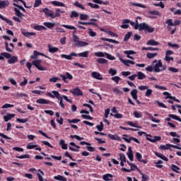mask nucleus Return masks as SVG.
I'll return each instance as SVG.
<instances>
[{
    "mask_svg": "<svg viewBox=\"0 0 181 181\" xmlns=\"http://www.w3.org/2000/svg\"><path fill=\"white\" fill-rule=\"evenodd\" d=\"M108 138L112 139V141H121V137H119L117 134H107Z\"/></svg>",
    "mask_w": 181,
    "mask_h": 181,
    "instance_id": "bb28decb",
    "label": "nucleus"
},
{
    "mask_svg": "<svg viewBox=\"0 0 181 181\" xmlns=\"http://www.w3.org/2000/svg\"><path fill=\"white\" fill-rule=\"evenodd\" d=\"M148 14L149 15L148 18H156V16H161L160 13H159L158 11H150L148 12Z\"/></svg>",
    "mask_w": 181,
    "mask_h": 181,
    "instance_id": "a211bd4d",
    "label": "nucleus"
},
{
    "mask_svg": "<svg viewBox=\"0 0 181 181\" xmlns=\"http://www.w3.org/2000/svg\"><path fill=\"white\" fill-rule=\"evenodd\" d=\"M163 95H165V100L170 98V100H175V96H172L168 92H163Z\"/></svg>",
    "mask_w": 181,
    "mask_h": 181,
    "instance_id": "5fc2aeb1",
    "label": "nucleus"
},
{
    "mask_svg": "<svg viewBox=\"0 0 181 181\" xmlns=\"http://www.w3.org/2000/svg\"><path fill=\"white\" fill-rule=\"evenodd\" d=\"M59 145L62 149H64V151L67 150V144H66V141H64V139H61L59 141Z\"/></svg>",
    "mask_w": 181,
    "mask_h": 181,
    "instance_id": "473e14b6",
    "label": "nucleus"
},
{
    "mask_svg": "<svg viewBox=\"0 0 181 181\" xmlns=\"http://www.w3.org/2000/svg\"><path fill=\"white\" fill-rule=\"evenodd\" d=\"M123 139L125 141V142H127V144H131V141H134V142H136V144H141L139 140L135 137H129V139L127 137H123Z\"/></svg>",
    "mask_w": 181,
    "mask_h": 181,
    "instance_id": "6ab92c4d",
    "label": "nucleus"
},
{
    "mask_svg": "<svg viewBox=\"0 0 181 181\" xmlns=\"http://www.w3.org/2000/svg\"><path fill=\"white\" fill-rule=\"evenodd\" d=\"M175 59L173 58V57H170V56H168V55H165V58H164V60L165 62H167V63H170V62H173Z\"/></svg>",
    "mask_w": 181,
    "mask_h": 181,
    "instance_id": "052dcab7",
    "label": "nucleus"
},
{
    "mask_svg": "<svg viewBox=\"0 0 181 181\" xmlns=\"http://www.w3.org/2000/svg\"><path fill=\"white\" fill-rule=\"evenodd\" d=\"M14 11L16 12V16H18V18H23L24 15L19 11V9L14 8Z\"/></svg>",
    "mask_w": 181,
    "mask_h": 181,
    "instance_id": "4d7b16f0",
    "label": "nucleus"
},
{
    "mask_svg": "<svg viewBox=\"0 0 181 181\" xmlns=\"http://www.w3.org/2000/svg\"><path fill=\"white\" fill-rule=\"evenodd\" d=\"M152 65L154 66V72L160 73V71H165L166 70V66L162 63V60L155 59L152 62Z\"/></svg>",
    "mask_w": 181,
    "mask_h": 181,
    "instance_id": "7ed1b4c3",
    "label": "nucleus"
},
{
    "mask_svg": "<svg viewBox=\"0 0 181 181\" xmlns=\"http://www.w3.org/2000/svg\"><path fill=\"white\" fill-rule=\"evenodd\" d=\"M170 148H174L175 149H179L181 151V147H179L177 146L172 145V144H165V145H161L159 147V149H161L162 151H167L168 149H170Z\"/></svg>",
    "mask_w": 181,
    "mask_h": 181,
    "instance_id": "0eeeda50",
    "label": "nucleus"
},
{
    "mask_svg": "<svg viewBox=\"0 0 181 181\" xmlns=\"http://www.w3.org/2000/svg\"><path fill=\"white\" fill-rule=\"evenodd\" d=\"M54 180H59V181H67V178L64 177L62 175H58L54 177Z\"/></svg>",
    "mask_w": 181,
    "mask_h": 181,
    "instance_id": "79ce46f5",
    "label": "nucleus"
},
{
    "mask_svg": "<svg viewBox=\"0 0 181 181\" xmlns=\"http://www.w3.org/2000/svg\"><path fill=\"white\" fill-rule=\"evenodd\" d=\"M129 152L127 153V156L129 160L132 162V160H134V154L132 153V150H131V147L129 148Z\"/></svg>",
    "mask_w": 181,
    "mask_h": 181,
    "instance_id": "6e6d98bb",
    "label": "nucleus"
},
{
    "mask_svg": "<svg viewBox=\"0 0 181 181\" xmlns=\"http://www.w3.org/2000/svg\"><path fill=\"white\" fill-rule=\"evenodd\" d=\"M22 35H23V36H25V37H30V36H36V33L22 31Z\"/></svg>",
    "mask_w": 181,
    "mask_h": 181,
    "instance_id": "4c0bfd02",
    "label": "nucleus"
},
{
    "mask_svg": "<svg viewBox=\"0 0 181 181\" xmlns=\"http://www.w3.org/2000/svg\"><path fill=\"white\" fill-rule=\"evenodd\" d=\"M96 62L99 63V64H107L108 61L104 58H98Z\"/></svg>",
    "mask_w": 181,
    "mask_h": 181,
    "instance_id": "de8ad7c7",
    "label": "nucleus"
},
{
    "mask_svg": "<svg viewBox=\"0 0 181 181\" xmlns=\"http://www.w3.org/2000/svg\"><path fill=\"white\" fill-rule=\"evenodd\" d=\"M112 177H114V176L110 173H107V174L103 175V179L105 181L112 180Z\"/></svg>",
    "mask_w": 181,
    "mask_h": 181,
    "instance_id": "c756f323",
    "label": "nucleus"
},
{
    "mask_svg": "<svg viewBox=\"0 0 181 181\" xmlns=\"http://www.w3.org/2000/svg\"><path fill=\"white\" fill-rule=\"evenodd\" d=\"M147 141H149V142H158V141H160L161 138L159 136H152L150 134H146Z\"/></svg>",
    "mask_w": 181,
    "mask_h": 181,
    "instance_id": "6e6552de",
    "label": "nucleus"
},
{
    "mask_svg": "<svg viewBox=\"0 0 181 181\" xmlns=\"http://www.w3.org/2000/svg\"><path fill=\"white\" fill-rule=\"evenodd\" d=\"M44 25L48 28V29H53V28H54V23H44Z\"/></svg>",
    "mask_w": 181,
    "mask_h": 181,
    "instance_id": "13d9d810",
    "label": "nucleus"
},
{
    "mask_svg": "<svg viewBox=\"0 0 181 181\" xmlns=\"http://www.w3.org/2000/svg\"><path fill=\"white\" fill-rule=\"evenodd\" d=\"M62 10L60 8H57L55 11V13L54 11H53L52 19H54V18H60V16H62V15L60 14Z\"/></svg>",
    "mask_w": 181,
    "mask_h": 181,
    "instance_id": "2f4dec72",
    "label": "nucleus"
},
{
    "mask_svg": "<svg viewBox=\"0 0 181 181\" xmlns=\"http://www.w3.org/2000/svg\"><path fill=\"white\" fill-rule=\"evenodd\" d=\"M100 40H103V42H110V43H116V45H118V43H119V42H118L115 40L108 39V38H105V37H101Z\"/></svg>",
    "mask_w": 181,
    "mask_h": 181,
    "instance_id": "e433bc0d",
    "label": "nucleus"
},
{
    "mask_svg": "<svg viewBox=\"0 0 181 181\" xmlns=\"http://www.w3.org/2000/svg\"><path fill=\"white\" fill-rule=\"evenodd\" d=\"M124 54H127V57L128 59H131L132 60H134V57H132L131 54H136V52L133 50L124 51Z\"/></svg>",
    "mask_w": 181,
    "mask_h": 181,
    "instance_id": "a878e982",
    "label": "nucleus"
},
{
    "mask_svg": "<svg viewBox=\"0 0 181 181\" xmlns=\"http://www.w3.org/2000/svg\"><path fill=\"white\" fill-rule=\"evenodd\" d=\"M33 66H35L36 69L40 70V71H46V68L42 66V59H35L33 62Z\"/></svg>",
    "mask_w": 181,
    "mask_h": 181,
    "instance_id": "423d86ee",
    "label": "nucleus"
},
{
    "mask_svg": "<svg viewBox=\"0 0 181 181\" xmlns=\"http://www.w3.org/2000/svg\"><path fill=\"white\" fill-rule=\"evenodd\" d=\"M170 169L173 170V172H176V173H179V170H180V168L175 164L171 165Z\"/></svg>",
    "mask_w": 181,
    "mask_h": 181,
    "instance_id": "864d4df0",
    "label": "nucleus"
},
{
    "mask_svg": "<svg viewBox=\"0 0 181 181\" xmlns=\"http://www.w3.org/2000/svg\"><path fill=\"white\" fill-rule=\"evenodd\" d=\"M60 77L62 78L63 81L64 83H67V79L68 80H71L73 78V75H71L70 73L69 72H66L65 73V76L64 75H60Z\"/></svg>",
    "mask_w": 181,
    "mask_h": 181,
    "instance_id": "ddd939ff",
    "label": "nucleus"
},
{
    "mask_svg": "<svg viewBox=\"0 0 181 181\" xmlns=\"http://www.w3.org/2000/svg\"><path fill=\"white\" fill-rule=\"evenodd\" d=\"M0 19H1V21H4V22L7 23L8 25H9L10 26H13V22H12V21L4 17V16H2L1 14H0Z\"/></svg>",
    "mask_w": 181,
    "mask_h": 181,
    "instance_id": "c85d7f7f",
    "label": "nucleus"
},
{
    "mask_svg": "<svg viewBox=\"0 0 181 181\" xmlns=\"http://www.w3.org/2000/svg\"><path fill=\"white\" fill-rule=\"evenodd\" d=\"M18 58L16 56H13L11 54V57L8 59V64H15V63H18Z\"/></svg>",
    "mask_w": 181,
    "mask_h": 181,
    "instance_id": "aec40b11",
    "label": "nucleus"
},
{
    "mask_svg": "<svg viewBox=\"0 0 181 181\" xmlns=\"http://www.w3.org/2000/svg\"><path fill=\"white\" fill-rule=\"evenodd\" d=\"M4 45H5V49L6 52H8L9 53H12L13 52L15 49V45L13 43H10L9 45L8 42H5Z\"/></svg>",
    "mask_w": 181,
    "mask_h": 181,
    "instance_id": "9b49d317",
    "label": "nucleus"
},
{
    "mask_svg": "<svg viewBox=\"0 0 181 181\" xmlns=\"http://www.w3.org/2000/svg\"><path fill=\"white\" fill-rule=\"evenodd\" d=\"M42 12H44L46 18H51L53 19V11L49 9L48 8H45L42 9Z\"/></svg>",
    "mask_w": 181,
    "mask_h": 181,
    "instance_id": "f8f14e48",
    "label": "nucleus"
},
{
    "mask_svg": "<svg viewBox=\"0 0 181 181\" xmlns=\"http://www.w3.org/2000/svg\"><path fill=\"white\" fill-rule=\"evenodd\" d=\"M52 5H54V6H65L63 2L57 1H51Z\"/></svg>",
    "mask_w": 181,
    "mask_h": 181,
    "instance_id": "37998d69",
    "label": "nucleus"
},
{
    "mask_svg": "<svg viewBox=\"0 0 181 181\" xmlns=\"http://www.w3.org/2000/svg\"><path fill=\"white\" fill-rule=\"evenodd\" d=\"M33 29H35V30H46V27L43 26V25H35L33 27Z\"/></svg>",
    "mask_w": 181,
    "mask_h": 181,
    "instance_id": "603ef678",
    "label": "nucleus"
},
{
    "mask_svg": "<svg viewBox=\"0 0 181 181\" xmlns=\"http://www.w3.org/2000/svg\"><path fill=\"white\" fill-rule=\"evenodd\" d=\"M156 56H158L157 52H155V53L148 52L146 54L147 59H153L154 57H156Z\"/></svg>",
    "mask_w": 181,
    "mask_h": 181,
    "instance_id": "3c124183",
    "label": "nucleus"
},
{
    "mask_svg": "<svg viewBox=\"0 0 181 181\" xmlns=\"http://www.w3.org/2000/svg\"><path fill=\"white\" fill-rule=\"evenodd\" d=\"M79 18L81 21H87V19H88V15L81 13L80 14Z\"/></svg>",
    "mask_w": 181,
    "mask_h": 181,
    "instance_id": "69168bd1",
    "label": "nucleus"
},
{
    "mask_svg": "<svg viewBox=\"0 0 181 181\" xmlns=\"http://www.w3.org/2000/svg\"><path fill=\"white\" fill-rule=\"evenodd\" d=\"M73 5H74V6H76V8H78L79 9H81L82 11H86V7L78 1H75L73 4Z\"/></svg>",
    "mask_w": 181,
    "mask_h": 181,
    "instance_id": "7c9ffc66",
    "label": "nucleus"
},
{
    "mask_svg": "<svg viewBox=\"0 0 181 181\" xmlns=\"http://www.w3.org/2000/svg\"><path fill=\"white\" fill-rule=\"evenodd\" d=\"M131 95L134 100H138V90L136 89H133L131 91Z\"/></svg>",
    "mask_w": 181,
    "mask_h": 181,
    "instance_id": "f704fd0d",
    "label": "nucleus"
},
{
    "mask_svg": "<svg viewBox=\"0 0 181 181\" xmlns=\"http://www.w3.org/2000/svg\"><path fill=\"white\" fill-rule=\"evenodd\" d=\"M95 4H99L100 5H108V1H103V0H93Z\"/></svg>",
    "mask_w": 181,
    "mask_h": 181,
    "instance_id": "09e8293b",
    "label": "nucleus"
},
{
    "mask_svg": "<svg viewBox=\"0 0 181 181\" xmlns=\"http://www.w3.org/2000/svg\"><path fill=\"white\" fill-rule=\"evenodd\" d=\"M119 59L120 62H122V63H123V64H124V66H127V67H129V66H131L130 64H132V65L135 64V62L134 61H131L129 59L125 60L122 59L121 57H119Z\"/></svg>",
    "mask_w": 181,
    "mask_h": 181,
    "instance_id": "4468645a",
    "label": "nucleus"
},
{
    "mask_svg": "<svg viewBox=\"0 0 181 181\" xmlns=\"http://www.w3.org/2000/svg\"><path fill=\"white\" fill-rule=\"evenodd\" d=\"M76 46L77 47H84L86 46H88V42H83V41H79L78 44H76Z\"/></svg>",
    "mask_w": 181,
    "mask_h": 181,
    "instance_id": "a18cd8bd",
    "label": "nucleus"
},
{
    "mask_svg": "<svg viewBox=\"0 0 181 181\" xmlns=\"http://www.w3.org/2000/svg\"><path fill=\"white\" fill-rule=\"evenodd\" d=\"M136 158L139 162H141V163H148V160L142 159V154L140 153H136Z\"/></svg>",
    "mask_w": 181,
    "mask_h": 181,
    "instance_id": "412c9836",
    "label": "nucleus"
},
{
    "mask_svg": "<svg viewBox=\"0 0 181 181\" xmlns=\"http://www.w3.org/2000/svg\"><path fill=\"white\" fill-rule=\"evenodd\" d=\"M141 175V181H147L149 180V177L142 173H140Z\"/></svg>",
    "mask_w": 181,
    "mask_h": 181,
    "instance_id": "774afa93",
    "label": "nucleus"
},
{
    "mask_svg": "<svg viewBox=\"0 0 181 181\" xmlns=\"http://www.w3.org/2000/svg\"><path fill=\"white\" fill-rule=\"evenodd\" d=\"M148 46H158L159 42H156L155 40H150L146 42Z\"/></svg>",
    "mask_w": 181,
    "mask_h": 181,
    "instance_id": "c9c22d12",
    "label": "nucleus"
},
{
    "mask_svg": "<svg viewBox=\"0 0 181 181\" xmlns=\"http://www.w3.org/2000/svg\"><path fill=\"white\" fill-rule=\"evenodd\" d=\"M27 149H35V151H42V148H40L37 144H33V142L28 143L26 146Z\"/></svg>",
    "mask_w": 181,
    "mask_h": 181,
    "instance_id": "9d476101",
    "label": "nucleus"
},
{
    "mask_svg": "<svg viewBox=\"0 0 181 181\" xmlns=\"http://www.w3.org/2000/svg\"><path fill=\"white\" fill-rule=\"evenodd\" d=\"M136 75L138 77V80H144L146 78V75H145V74H144L143 72L139 71Z\"/></svg>",
    "mask_w": 181,
    "mask_h": 181,
    "instance_id": "58836bf2",
    "label": "nucleus"
},
{
    "mask_svg": "<svg viewBox=\"0 0 181 181\" xmlns=\"http://www.w3.org/2000/svg\"><path fill=\"white\" fill-rule=\"evenodd\" d=\"M133 115L135 117V118H142V112L134 111L133 112Z\"/></svg>",
    "mask_w": 181,
    "mask_h": 181,
    "instance_id": "bf43d9fd",
    "label": "nucleus"
},
{
    "mask_svg": "<svg viewBox=\"0 0 181 181\" xmlns=\"http://www.w3.org/2000/svg\"><path fill=\"white\" fill-rule=\"evenodd\" d=\"M131 22L130 20L124 19L122 21V25H121L122 29H128L129 28V23Z\"/></svg>",
    "mask_w": 181,
    "mask_h": 181,
    "instance_id": "5701e85b",
    "label": "nucleus"
},
{
    "mask_svg": "<svg viewBox=\"0 0 181 181\" xmlns=\"http://www.w3.org/2000/svg\"><path fill=\"white\" fill-rule=\"evenodd\" d=\"M130 5H132L133 6H138L139 8H143L144 9L146 8V6L139 4V3H130Z\"/></svg>",
    "mask_w": 181,
    "mask_h": 181,
    "instance_id": "8fccbe9b",
    "label": "nucleus"
},
{
    "mask_svg": "<svg viewBox=\"0 0 181 181\" xmlns=\"http://www.w3.org/2000/svg\"><path fill=\"white\" fill-rule=\"evenodd\" d=\"M108 73L111 76H115V74H117V69H115L114 68H110L108 71Z\"/></svg>",
    "mask_w": 181,
    "mask_h": 181,
    "instance_id": "0e129e2a",
    "label": "nucleus"
},
{
    "mask_svg": "<svg viewBox=\"0 0 181 181\" xmlns=\"http://www.w3.org/2000/svg\"><path fill=\"white\" fill-rule=\"evenodd\" d=\"M38 56H44V57H47V59H50V57L45 55L44 54H42L37 51H34L33 52V55L30 57V59H33V60H36L37 59Z\"/></svg>",
    "mask_w": 181,
    "mask_h": 181,
    "instance_id": "2eb2a0df",
    "label": "nucleus"
},
{
    "mask_svg": "<svg viewBox=\"0 0 181 181\" xmlns=\"http://www.w3.org/2000/svg\"><path fill=\"white\" fill-rule=\"evenodd\" d=\"M110 115L111 117H114L117 119H121L124 116L122 115V114H119V113H116V114H114V113H110Z\"/></svg>",
    "mask_w": 181,
    "mask_h": 181,
    "instance_id": "e2e57ef3",
    "label": "nucleus"
},
{
    "mask_svg": "<svg viewBox=\"0 0 181 181\" xmlns=\"http://www.w3.org/2000/svg\"><path fill=\"white\" fill-rule=\"evenodd\" d=\"M127 163L129 165V166H131V168L130 169H127L125 168H122V170L123 172L129 173V172H132V170H135L136 169V165H134V164L129 163V161H127Z\"/></svg>",
    "mask_w": 181,
    "mask_h": 181,
    "instance_id": "dca6fc26",
    "label": "nucleus"
},
{
    "mask_svg": "<svg viewBox=\"0 0 181 181\" xmlns=\"http://www.w3.org/2000/svg\"><path fill=\"white\" fill-rule=\"evenodd\" d=\"M126 124L127 125H129V127H133L134 128H139V127H138V124L134 123V122H132L131 121L127 122Z\"/></svg>",
    "mask_w": 181,
    "mask_h": 181,
    "instance_id": "680f3d73",
    "label": "nucleus"
},
{
    "mask_svg": "<svg viewBox=\"0 0 181 181\" xmlns=\"http://www.w3.org/2000/svg\"><path fill=\"white\" fill-rule=\"evenodd\" d=\"M69 92L71 93L73 95H76V97H79L80 95L83 96V91H81V90L78 87L70 90Z\"/></svg>",
    "mask_w": 181,
    "mask_h": 181,
    "instance_id": "1a4fd4ad",
    "label": "nucleus"
},
{
    "mask_svg": "<svg viewBox=\"0 0 181 181\" xmlns=\"http://www.w3.org/2000/svg\"><path fill=\"white\" fill-rule=\"evenodd\" d=\"M78 13L76 11H73L71 13L70 18H78Z\"/></svg>",
    "mask_w": 181,
    "mask_h": 181,
    "instance_id": "338daca9",
    "label": "nucleus"
},
{
    "mask_svg": "<svg viewBox=\"0 0 181 181\" xmlns=\"http://www.w3.org/2000/svg\"><path fill=\"white\" fill-rule=\"evenodd\" d=\"M38 171L40 172V173H38L37 174L38 180L39 181H45V180L43 179V176H45V173H43V171H42V170H40V169H39Z\"/></svg>",
    "mask_w": 181,
    "mask_h": 181,
    "instance_id": "72a5a7b5",
    "label": "nucleus"
},
{
    "mask_svg": "<svg viewBox=\"0 0 181 181\" xmlns=\"http://www.w3.org/2000/svg\"><path fill=\"white\" fill-rule=\"evenodd\" d=\"M90 52L88 51H85L83 52H81L79 54H77L76 52H72L69 55H66L64 54H61V57L62 59H66V60H72L73 57H88Z\"/></svg>",
    "mask_w": 181,
    "mask_h": 181,
    "instance_id": "f257e3e1",
    "label": "nucleus"
},
{
    "mask_svg": "<svg viewBox=\"0 0 181 181\" xmlns=\"http://www.w3.org/2000/svg\"><path fill=\"white\" fill-rule=\"evenodd\" d=\"M37 104H52V101L47 99L39 98L36 100Z\"/></svg>",
    "mask_w": 181,
    "mask_h": 181,
    "instance_id": "b1692460",
    "label": "nucleus"
},
{
    "mask_svg": "<svg viewBox=\"0 0 181 181\" xmlns=\"http://www.w3.org/2000/svg\"><path fill=\"white\" fill-rule=\"evenodd\" d=\"M4 59H11V54L8 52H1L0 54V60H4Z\"/></svg>",
    "mask_w": 181,
    "mask_h": 181,
    "instance_id": "cd10ccee",
    "label": "nucleus"
},
{
    "mask_svg": "<svg viewBox=\"0 0 181 181\" xmlns=\"http://www.w3.org/2000/svg\"><path fill=\"white\" fill-rule=\"evenodd\" d=\"M47 47L49 53H56L59 52V47H53L50 44L47 45Z\"/></svg>",
    "mask_w": 181,
    "mask_h": 181,
    "instance_id": "393cba45",
    "label": "nucleus"
},
{
    "mask_svg": "<svg viewBox=\"0 0 181 181\" xmlns=\"http://www.w3.org/2000/svg\"><path fill=\"white\" fill-rule=\"evenodd\" d=\"M155 155L156 156H158V158H160V159H162L163 160H165V162H168V160H169V159H168L167 157L165 156V155H163L160 153H156Z\"/></svg>",
    "mask_w": 181,
    "mask_h": 181,
    "instance_id": "ea45409f",
    "label": "nucleus"
},
{
    "mask_svg": "<svg viewBox=\"0 0 181 181\" xmlns=\"http://www.w3.org/2000/svg\"><path fill=\"white\" fill-rule=\"evenodd\" d=\"M168 117L170 118H172V119H175V121H179L180 122H181V119L180 117H179L177 115H173V114H170L168 115Z\"/></svg>",
    "mask_w": 181,
    "mask_h": 181,
    "instance_id": "49530a36",
    "label": "nucleus"
},
{
    "mask_svg": "<svg viewBox=\"0 0 181 181\" xmlns=\"http://www.w3.org/2000/svg\"><path fill=\"white\" fill-rule=\"evenodd\" d=\"M63 28H65L66 29H70L71 30H75L74 32V35H73V37H74V42H75V45H78V42H80V40H78V36L74 35V33H76V30H77L76 28V27L73 26V25H62Z\"/></svg>",
    "mask_w": 181,
    "mask_h": 181,
    "instance_id": "39448f33",
    "label": "nucleus"
},
{
    "mask_svg": "<svg viewBox=\"0 0 181 181\" xmlns=\"http://www.w3.org/2000/svg\"><path fill=\"white\" fill-rule=\"evenodd\" d=\"M78 25H93V26H98L97 23H88V22H83V21H78Z\"/></svg>",
    "mask_w": 181,
    "mask_h": 181,
    "instance_id": "c03bdc74",
    "label": "nucleus"
},
{
    "mask_svg": "<svg viewBox=\"0 0 181 181\" xmlns=\"http://www.w3.org/2000/svg\"><path fill=\"white\" fill-rule=\"evenodd\" d=\"M139 30H144V32H147L148 33H153V32H155V28L148 25L146 23H141L139 25Z\"/></svg>",
    "mask_w": 181,
    "mask_h": 181,
    "instance_id": "20e7f679",
    "label": "nucleus"
},
{
    "mask_svg": "<svg viewBox=\"0 0 181 181\" xmlns=\"http://www.w3.org/2000/svg\"><path fill=\"white\" fill-rule=\"evenodd\" d=\"M52 93L47 92L46 95H47V97H50V98H57L59 101V107L64 109L66 106H64V103H63V98L60 93L57 90H53Z\"/></svg>",
    "mask_w": 181,
    "mask_h": 181,
    "instance_id": "f03ea898",
    "label": "nucleus"
},
{
    "mask_svg": "<svg viewBox=\"0 0 181 181\" xmlns=\"http://www.w3.org/2000/svg\"><path fill=\"white\" fill-rule=\"evenodd\" d=\"M15 117V114H8L7 115L4 116V121L8 122V121L12 119V118Z\"/></svg>",
    "mask_w": 181,
    "mask_h": 181,
    "instance_id": "a19ab883",
    "label": "nucleus"
},
{
    "mask_svg": "<svg viewBox=\"0 0 181 181\" xmlns=\"http://www.w3.org/2000/svg\"><path fill=\"white\" fill-rule=\"evenodd\" d=\"M9 6V0H0V9H4Z\"/></svg>",
    "mask_w": 181,
    "mask_h": 181,
    "instance_id": "4be33fe9",
    "label": "nucleus"
},
{
    "mask_svg": "<svg viewBox=\"0 0 181 181\" xmlns=\"http://www.w3.org/2000/svg\"><path fill=\"white\" fill-rule=\"evenodd\" d=\"M91 77H93V78H95L96 80H103V75H101V74H100L98 71H93L91 73Z\"/></svg>",
    "mask_w": 181,
    "mask_h": 181,
    "instance_id": "f3484780",
    "label": "nucleus"
}]
</instances>
